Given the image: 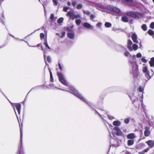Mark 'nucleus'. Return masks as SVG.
<instances>
[{
	"instance_id": "obj_1",
	"label": "nucleus",
	"mask_w": 154,
	"mask_h": 154,
	"mask_svg": "<svg viewBox=\"0 0 154 154\" xmlns=\"http://www.w3.org/2000/svg\"><path fill=\"white\" fill-rule=\"evenodd\" d=\"M57 75L60 81L63 85L68 87V89L69 90V91H68L69 92L72 94L76 96L80 99L85 103H87L89 105H90L89 103L87 102L86 100L85 99L81 94L78 93L74 88L68 85V83L66 81L62 74L57 72Z\"/></svg>"
},
{
	"instance_id": "obj_2",
	"label": "nucleus",
	"mask_w": 154,
	"mask_h": 154,
	"mask_svg": "<svg viewBox=\"0 0 154 154\" xmlns=\"http://www.w3.org/2000/svg\"><path fill=\"white\" fill-rule=\"evenodd\" d=\"M130 66L131 68V72L134 75L137 74L138 72V66L136 64V60L130 61Z\"/></svg>"
},
{
	"instance_id": "obj_3",
	"label": "nucleus",
	"mask_w": 154,
	"mask_h": 154,
	"mask_svg": "<svg viewBox=\"0 0 154 154\" xmlns=\"http://www.w3.org/2000/svg\"><path fill=\"white\" fill-rule=\"evenodd\" d=\"M126 14L130 17H138L140 15L139 13L134 11H128L126 13Z\"/></svg>"
},
{
	"instance_id": "obj_4",
	"label": "nucleus",
	"mask_w": 154,
	"mask_h": 154,
	"mask_svg": "<svg viewBox=\"0 0 154 154\" xmlns=\"http://www.w3.org/2000/svg\"><path fill=\"white\" fill-rule=\"evenodd\" d=\"M66 16L69 17L72 20H74L75 19L78 18H80V16L79 14L75 15L73 13L70 11H68L66 14Z\"/></svg>"
},
{
	"instance_id": "obj_5",
	"label": "nucleus",
	"mask_w": 154,
	"mask_h": 154,
	"mask_svg": "<svg viewBox=\"0 0 154 154\" xmlns=\"http://www.w3.org/2000/svg\"><path fill=\"white\" fill-rule=\"evenodd\" d=\"M12 105L13 107L15 114H16V113L15 109V107L17 109V110L18 114H20V110L21 108V105L19 103H12ZM16 115L17 116V114H16Z\"/></svg>"
},
{
	"instance_id": "obj_6",
	"label": "nucleus",
	"mask_w": 154,
	"mask_h": 154,
	"mask_svg": "<svg viewBox=\"0 0 154 154\" xmlns=\"http://www.w3.org/2000/svg\"><path fill=\"white\" fill-rule=\"evenodd\" d=\"M142 71L143 72L145 73V75L148 80L150 79L151 76L149 75V72L146 66H145L143 67Z\"/></svg>"
},
{
	"instance_id": "obj_7",
	"label": "nucleus",
	"mask_w": 154,
	"mask_h": 154,
	"mask_svg": "<svg viewBox=\"0 0 154 154\" xmlns=\"http://www.w3.org/2000/svg\"><path fill=\"white\" fill-rule=\"evenodd\" d=\"M20 147L18 149V152H17V154H22V152H21L22 147V140L23 138V133H22V127H21L20 126Z\"/></svg>"
},
{
	"instance_id": "obj_8",
	"label": "nucleus",
	"mask_w": 154,
	"mask_h": 154,
	"mask_svg": "<svg viewBox=\"0 0 154 154\" xmlns=\"http://www.w3.org/2000/svg\"><path fill=\"white\" fill-rule=\"evenodd\" d=\"M145 131L144 132V134L146 137L148 136L150 134V128L149 127L146 126L145 127Z\"/></svg>"
},
{
	"instance_id": "obj_9",
	"label": "nucleus",
	"mask_w": 154,
	"mask_h": 154,
	"mask_svg": "<svg viewBox=\"0 0 154 154\" xmlns=\"http://www.w3.org/2000/svg\"><path fill=\"white\" fill-rule=\"evenodd\" d=\"M149 146L150 148H152L154 146V141L152 140H148V141L146 142Z\"/></svg>"
},
{
	"instance_id": "obj_10",
	"label": "nucleus",
	"mask_w": 154,
	"mask_h": 154,
	"mask_svg": "<svg viewBox=\"0 0 154 154\" xmlns=\"http://www.w3.org/2000/svg\"><path fill=\"white\" fill-rule=\"evenodd\" d=\"M132 39L133 41L136 43H138V41L137 39V35L135 33H134L132 36Z\"/></svg>"
},
{
	"instance_id": "obj_11",
	"label": "nucleus",
	"mask_w": 154,
	"mask_h": 154,
	"mask_svg": "<svg viewBox=\"0 0 154 154\" xmlns=\"http://www.w3.org/2000/svg\"><path fill=\"white\" fill-rule=\"evenodd\" d=\"M126 57H131L133 59V60H136V57L135 55H133L132 56H131L130 54V53L128 51H126L124 53Z\"/></svg>"
},
{
	"instance_id": "obj_12",
	"label": "nucleus",
	"mask_w": 154,
	"mask_h": 154,
	"mask_svg": "<svg viewBox=\"0 0 154 154\" xmlns=\"http://www.w3.org/2000/svg\"><path fill=\"white\" fill-rule=\"evenodd\" d=\"M127 137L128 139H133L135 138L136 137L134 133H131L128 134Z\"/></svg>"
},
{
	"instance_id": "obj_13",
	"label": "nucleus",
	"mask_w": 154,
	"mask_h": 154,
	"mask_svg": "<svg viewBox=\"0 0 154 154\" xmlns=\"http://www.w3.org/2000/svg\"><path fill=\"white\" fill-rule=\"evenodd\" d=\"M110 9L116 13H119L120 11V10L119 8L115 7H111Z\"/></svg>"
},
{
	"instance_id": "obj_14",
	"label": "nucleus",
	"mask_w": 154,
	"mask_h": 154,
	"mask_svg": "<svg viewBox=\"0 0 154 154\" xmlns=\"http://www.w3.org/2000/svg\"><path fill=\"white\" fill-rule=\"evenodd\" d=\"M84 26L87 29H92L93 28V26L87 23H84Z\"/></svg>"
},
{
	"instance_id": "obj_15",
	"label": "nucleus",
	"mask_w": 154,
	"mask_h": 154,
	"mask_svg": "<svg viewBox=\"0 0 154 154\" xmlns=\"http://www.w3.org/2000/svg\"><path fill=\"white\" fill-rule=\"evenodd\" d=\"M114 130L116 131V135L119 136L122 134V132L121 131L118 127H115L114 128Z\"/></svg>"
},
{
	"instance_id": "obj_16",
	"label": "nucleus",
	"mask_w": 154,
	"mask_h": 154,
	"mask_svg": "<svg viewBox=\"0 0 154 154\" xmlns=\"http://www.w3.org/2000/svg\"><path fill=\"white\" fill-rule=\"evenodd\" d=\"M68 37L71 39H73L74 38V34L72 32H69L68 33Z\"/></svg>"
},
{
	"instance_id": "obj_17",
	"label": "nucleus",
	"mask_w": 154,
	"mask_h": 154,
	"mask_svg": "<svg viewBox=\"0 0 154 154\" xmlns=\"http://www.w3.org/2000/svg\"><path fill=\"white\" fill-rule=\"evenodd\" d=\"M121 122L119 121H115L113 122V124L115 126H119L120 125Z\"/></svg>"
},
{
	"instance_id": "obj_18",
	"label": "nucleus",
	"mask_w": 154,
	"mask_h": 154,
	"mask_svg": "<svg viewBox=\"0 0 154 154\" xmlns=\"http://www.w3.org/2000/svg\"><path fill=\"white\" fill-rule=\"evenodd\" d=\"M122 19L124 22H127L128 21V19L127 17L125 16H123L122 17Z\"/></svg>"
},
{
	"instance_id": "obj_19",
	"label": "nucleus",
	"mask_w": 154,
	"mask_h": 154,
	"mask_svg": "<svg viewBox=\"0 0 154 154\" xmlns=\"http://www.w3.org/2000/svg\"><path fill=\"white\" fill-rule=\"evenodd\" d=\"M134 143V141L133 140H129L128 141V146H131L133 145Z\"/></svg>"
},
{
	"instance_id": "obj_20",
	"label": "nucleus",
	"mask_w": 154,
	"mask_h": 154,
	"mask_svg": "<svg viewBox=\"0 0 154 154\" xmlns=\"http://www.w3.org/2000/svg\"><path fill=\"white\" fill-rule=\"evenodd\" d=\"M141 28L144 31H146L147 30V27L146 24H143L141 26Z\"/></svg>"
},
{
	"instance_id": "obj_21",
	"label": "nucleus",
	"mask_w": 154,
	"mask_h": 154,
	"mask_svg": "<svg viewBox=\"0 0 154 154\" xmlns=\"http://www.w3.org/2000/svg\"><path fill=\"white\" fill-rule=\"evenodd\" d=\"M104 26L106 27L109 28L111 26L112 24L109 22H106L105 23Z\"/></svg>"
},
{
	"instance_id": "obj_22",
	"label": "nucleus",
	"mask_w": 154,
	"mask_h": 154,
	"mask_svg": "<svg viewBox=\"0 0 154 154\" xmlns=\"http://www.w3.org/2000/svg\"><path fill=\"white\" fill-rule=\"evenodd\" d=\"M148 33L150 35H152L154 34V32L152 30L150 29L148 31Z\"/></svg>"
},
{
	"instance_id": "obj_23",
	"label": "nucleus",
	"mask_w": 154,
	"mask_h": 154,
	"mask_svg": "<svg viewBox=\"0 0 154 154\" xmlns=\"http://www.w3.org/2000/svg\"><path fill=\"white\" fill-rule=\"evenodd\" d=\"M132 48L133 50H134V51H136L137 49L138 48V45L136 44H134L132 45Z\"/></svg>"
},
{
	"instance_id": "obj_24",
	"label": "nucleus",
	"mask_w": 154,
	"mask_h": 154,
	"mask_svg": "<svg viewBox=\"0 0 154 154\" xmlns=\"http://www.w3.org/2000/svg\"><path fill=\"white\" fill-rule=\"evenodd\" d=\"M63 20V17H61L59 18L57 21V22L58 23H62Z\"/></svg>"
},
{
	"instance_id": "obj_25",
	"label": "nucleus",
	"mask_w": 154,
	"mask_h": 154,
	"mask_svg": "<svg viewBox=\"0 0 154 154\" xmlns=\"http://www.w3.org/2000/svg\"><path fill=\"white\" fill-rule=\"evenodd\" d=\"M53 5L55 6H57L58 3V0H52Z\"/></svg>"
},
{
	"instance_id": "obj_26",
	"label": "nucleus",
	"mask_w": 154,
	"mask_h": 154,
	"mask_svg": "<svg viewBox=\"0 0 154 154\" xmlns=\"http://www.w3.org/2000/svg\"><path fill=\"white\" fill-rule=\"evenodd\" d=\"M81 21L80 19H77V20H75L76 23L78 25H79L81 23Z\"/></svg>"
},
{
	"instance_id": "obj_27",
	"label": "nucleus",
	"mask_w": 154,
	"mask_h": 154,
	"mask_svg": "<svg viewBox=\"0 0 154 154\" xmlns=\"http://www.w3.org/2000/svg\"><path fill=\"white\" fill-rule=\"evenodd\" d=\"M82 11L84 14H86L87 15H89L90 14V13L88 11H85L84 10H83Z\"/></svg>"
},
{
	"instance_id": "obj_28",
	"label": "nucleus",
	"mask_w": 154,
	"mask_h": 154,
	"mask_svg": "<svg viewBox=\"0 0 154 154\" xmlns=\"http://www.w3.org/2000/svg\"><path fill=\"white\" fill-rule=\"evenodd\" d=\"M82 5L79 4L77 5L76 6V8L78 9H80L82 8Z\"/></svg>"
},
{
	"instance_id": "obj_29",
	"label": "nucleus",
	"mask_w": 154,
	"mask_h": 154,
	"mask_svg": "<svg viewBox=\"0 0 154 154\" xmlns=\"http://www.w3.org/2000/svg\"><path fill=\"white\" fill-rule=\"evenodd\" d=\"M44 44L45 45V46L47 47L48 49H50V47L48 45L47 41H45L44 42Z\"/></svg>"
},
{
	"instance_id": "obj_30",
	"label": "nucleus",
	"mask_w": 154,
	"mask_h": 154,
	"mask_svg": "<svg viewBox=\"0 0 154 154\" xmlns=\"http://www.w3.org/2000/svg\"><path fill=\"white\" fill-rule=\"evenodd\" d=\"M150 27L151 28L154 29V22H152L150 23Z\"/></svg>"
},
{
	"instance_id": "obj_31",
	"label": "nucleus",
	"mask_w": 154,
	"mask_h": 154,
	"mask_svg": "<svg viewBox=\"0 0 154 154\" xmlns=\"http://www.w3.org/2000/svg\"><path fill=\"white\" fill-rule=\"evenodd\" d=\"M127 48L130 51H133V49L131 47V45H128Z\"/></svg>"
},
{
	"instance_id": "obj_32",
	"label": "nucleus",
	"mask_w": 154,
	"mask_h": 154,
	"mask_svg": "<svg viewBox=\"0 0 154 154\" xmlns=\"http://www.w3.org/2000/svg\"><path fill=\"white\" fill-rule=\"evenodd\" d=\"M129 121V119L128 118H126L125 119L124 122L125 123L128 124Z\"/></svg>"
},
{
	"instance_id": "obj_33",
	"label": "nucleus",
	"mask_w": 154,
	"mask_h": 154,
	"mask_svg": "<svg viewBox=\"0 0 154 154\" xmlns=\"http://www.w3.org/2000/svg\"><path fill=\"white\" fill-rule=\"evenodd\" d=\"M73 26H71L70 28L69 27H68L67 28V30L68 31H72V29L73 28Z\"/></svg>"
},
{
	"instance_id": "obj_34",
	"label": "nucleus",
	"mask_w": 154,
	"mask_h": 154,
	"mask_svg": "<svg viewBox=\"0 0 154 154\" xmlns=\"http://www.w3.org/2000/svg\"><path fill=\"white\" fill-rule=\"evenodd\" d=\"M143 88L142 87H140L139 88V91L140 92H142L143 91Z\"/></svg>"
},
{
	"instance_id": "obj_35",
	"label": "nucleus",
	"mask_w": 154,
	"mask_h": 154,
	"mask_svg": "<svg viewBox=\"0 0 154 154\" xmlns=\"http://www.w3.org/2000/svg\"><path fill=\"white\" fill-rule=\"evenodd\" d=\"M69 8L67 7H64L63 8V11L65 12H67Z\"/></svg>"
},
{
	"instance_id": "obj_36",
	"label": "nucleus",
	"mask_w": 154,
	"mask_h": 154,
	"mask_svg": "<svg viewBox=\"0 0 154 154\" xmlns=\"http://www.w3.org/2000/svg\"><path fill=\"white\" fill-rule=\"evenodd\" d=\"M149 64L151 67H153L154 66V62L150 61L149 62Z\"/></svg>"
},
{
	"instance_id": "obj_37",
	"label": "nucleus",
	"mask_w": 154,
	"mask_h": 154,
	"mask_svg": "<svg viewBox=\"0 0 154 154\" xmlns=\"http://www.w3.org/2000/svg\"><path fill=\"white\" fill-rule=\"evenodd\" d=\"M54 15L53 14H51L50 16V19L51 20H54Z\"/></svg>"
},
{
	"instance_id": "obj_38",
	"label": "nucleus",
	"mask_w": 154,
	"mask_h": 154,
	"mask_svg": "<svg viewBox=\"0 0 154 154\" xmlns=\"http://www.w3.org/2000/svg\"><path fill=\"white\" fill-rule=\"evenodd\" d=\"M132 42L130 39H128V44L129 45H131L132 44Z\"/></svg>"
},
{
	"instance_id": "obj_39",
	"label": "nucleus",
	"mask_w": 154,
	"mask_h": 154,
	"mask_svg": "<svg viewBox=\"0 0 154 154\" xmlns=\"http://www.w3.org/2000/svg\"><path fill=\"white\" fill-rule=\"evenodd\" d=\"M102 25V23L101 22H98L96 26L97 27H100Z\"/></svg>"
},
{
	"instance_id": "obj_40",
	"label": "nucleus",
	"mask_w": 154,
	"mask_h": 154,
	"mask_svg": "<svg viewBox=\"0 0 154 154\" xmlns=\"http://www.w3.org/2000/svg\"><path fill=\"white\" fill-rule=\"evenodd\" d=\"M137 57L139 58L141 57L142 55L140 53H138L136 55Z\"/></svg>"
},
{
	"instance_id": "obj_41",
	"label": "nucleus",
	"mask_w": 154,
	"mask_h": 154,
	"mask_svg": "<svg viewBox=\"0 0 154 154\" xmlns=\"http://www.w3.org/2000/svg\"><path fill=\"white\" fill-rule=\"evenodd\" d=\"M65 32H63L61 33V38H63V37L64 36V35H65Z\"/></svg>"
},
{
	"instance_id": "obj_42",
	"label": "nucleus",
	"mask_w": 154,
	"mask_h": 154,
	"mask_svg": "<svg viewBox=\"0 0 154 154\" xmlns=\"http://www.w3.org/2000/svg\"><path fill=\"white\" fill-rule=\"evenodd\" d=\"M95 16L93 14H92L91 16L90 19L92 20H93V19L94 18Z\"/></svg>"
},
{
	"instance_id": "obj_43",
	"label": "nucleus",
	"mask_w": 154,
	"mask_h": 154,
	"mask_svg": "<svg viewBox=\"0 0 154 154\" xmlns=\"http://www.w3.org/2000/svg\"><path fill=\"white\" fill-rule=\"evenodd\" d=\"M149 149V147H148L146 148V149H144L143 150V152L144 153V152H147Z\"/></svg>"
},
{
	"instance_id": "obj_44",
	"label": "nucleus",
	"mask_w": 154,
	"mask_h": 154,
	"mask_svg": "<svg viewBox=\"0 0 154 154\" xmlns=\"http://www.w3.org/2000/svg\"><path fill=\"white\" fill-rule=\"evenodd\" d=\"M40 37L41 38H44V34L43 33H41L40 34Z\"/></svg>"
},
{
	"instance_id": "obj_45",
	"label": "nucleus",
	"mask_w": 154,
	"mask_h": 154,
	"mask_svg": "<svg viewBox=\"0 0 154 154\" xmlns=\"http://www.w3.org/2000/svg\"><path fill=\"white\" fill-rule=\"evenodd\" d=\"M141 60L144 63H146L147 62V60H146L145 58H143L141 59Z\"/></svg>"
},
{
	"instance_id": "obj_46",
	"label": "nucleus",
	"mask_w": 154,
	"mask_h": 154,
	"mask_svg": "<svg viewBox=\"0 0 154 154\" xmlns=\"http://www.w3.org/2000/svg\"><path fill=\"white\" fill-rule=\"evenodd\" d=\"M109 118L110 120H112L114 119V118L112 116H110L109 115H108Z\"/></svg>"
},
{
	"instance_id": "obj_47",
	"label": "nucleus",
	"mask_w": 154,
	"mask_h": 154,
	"mask_svg": "<svg viewBox=\"0 0 154 154\" xmlns=\"http://www.w3.org/2000/svg\"><path fill=\"white\" fill-rule=\"evenodd\" d=\"M47 60L48 62H50L51 61V58L49 56H48L47 57Z\"/></svg>"
},
{
	"instance_id": "obj_48",
	"label": "nucleus",
	"mask_w": 154,
	"mask_h": 154,
	"mask_svg": "<svg viewBox=\"0 0 154 154\" xmlns=\"http://www.w3.org/2000/svg\"><path fill=\"white\" fill-rule=\"evenodd\" d=\"M76 3L75 1H74V2H72V5L74 6H75L76 5Z\"/></svg>"
},
{
	"instance_id": "obj_49",
	"label": "nucleus",
	"mask_w": 154,
	"mask_h": 154,
	"mask_svg": "<svg viewBox=\"0 0 154 154\" xmlns=\"http://www.w3.org/2000/svg\"><path fill=\"white\" fill-rule=\"evenodd\" d=\"M58 65H59V69H60L61 70H62L63 69H62V67L61 66V65H60V63H58Z\"/></svg>"
},
{
	"instance_id": "obj_50",
	"label": "nucleus",
	"mask_w": 154,
	"mask_h": 154,
	"mask_svg": "<svg viewBox=\"0 0 154 154\" xmlns=\"http://www.w3.org/2000/svg\"><path fill=\"white\" fill-rule=\"evenodd\" d=\"M45 51H44V59H45V58H46V55H45Z\"/></svg>"
},
{
	"instance_id": "obj_51",
	"label": "nucleus",
	"mask_w": 154,
	"mask_h": 154,
	"mask_svg": "<svg viewBox=\"0 0 154 154\" xmlns=\"http://www.w3.org/2000/svg\"><path fill=\"white\" fill-rule=\"evenodd\" d=\"M140 146H144V144L143 143H141L140 144Z\"/></svg>"
},
{
	"instance_id": "obj_52",
	"label": "nucleus",
	"mask_w": 154,
	"mask_h": 154,
	"mask_svg": "<svg viewBox=\"0 0 154 154\" xmlns=\"http://www.w3.org/2000/svg\"><path fill=\"white\" fill-rule=\"evenodd\" d=\"M67 4L69 6H70L71 5V3L69 2H67Z\"/></svg>"
},
{
	"instance_id": "obj_53",
	"label": "nucleus",
	"mask_w": 154,
	"mask_h": 154,
	"mask_svg": "<svg viewBox=\"0 0 154 154\" xmlns=\"http://www.w3.org/2000/svg\"><path fill=\"white\" fill-rule=\"evenodd\" d=\"M151 61H152V62H154V57H153L151 59Z\"/></svg>"
},
{
	"instance_id": "obj_54",
	"label": "nucleus",
	"mask_w": 154,
	"mask_h": 154,
	"mask_svg": "<svg viewBox=\"0 0 154 154\" xmlns=\"http://www.w3.org/2000/svg\"><path fill=\"white\" fill-rule=\"evenodd\" d=\"M50 78H52L53 76L52 75V73L51 72H50Z\"/></svg>"
},
{
	"instance_id": "obj_55",
	"label": "nucleus",
	"mask_w": 154,
	"mask_h": 154,
	"mask_svg": "<svg viewBox=\"0 0 154 154\" xmlns=\"http://www.w3.org/2000/svg\"><path fill=\"white\" fill-rule=\"evenodd\" d=\"M55 88H57L58 89H60V90H63V91H67L66 90H65L63 89H61V88H57L56 87H55Z\"/></svg>"
},
{
	"instance_id": "obj_56",
	"label": "nucleus",
	"mask_w": 154,
	"mask_h": 154,
	"mask_svg": "<svg viewBox=\"0 0 154 154\" xmlns=\"http://www.w3.org/2000/svg\"><path fill=\"white\" fill-rule=\"evenodd\" d=\"M139 154H144L143 152V151L139 152Z\"/></svg>"
},
{
	"instance_id": "obj_57",
	"label": "nucleus",
	"mask_w": 154,
	"mask_h": 154,
	"mask_svg": "<svg viewBox=\"0 0 154 154\" xmlns=\"http://www.w3.org/2000/svg\"><path fill=\"white\" fill-rule=\"evenodd\" d=\"M50 80L51 82H53V78H50Z\"/></svg>"
},
{
	"instance_id": "obj_58",
	"label": "nucleus",
	"mask_w": 154,
	"mask_h": 154,
	"mask_svg": "<svg viewBox=\"0 0 154 154\" xmlns=\"http://www.w3.org/2000/svg\"><path fill=\"white\" fill-rule=\"evenodd\" d=\"M56 35H58V36H60V34H59V33H56Z\"/></svg>"
},
{
	"instance_id": "obj_59",
	"label": "nucleus",
	"mask_w": 154,
	"mask_h": 154,
	"mask_svg": "<svg viewBox=\"0 0 154 154\" xmlns=\"http://www.w3.org/2000/svg\"><path fill=\"white\" fill-rule=\"evenodd\" d=\"M2 17H3V16H4L3 12H2Z\"/></svg>"
},
{
	"instance_id": "obj_60",
	"label": "nucleus",
	"mask_w": 154,
	"mask_h": 154,
	"mask_svg": "<svg viewBox=\"0 0 154 154\" xmlns=\"http://www.w3.org/2000/svg\"><path fill=\"white\" fill-rule=\"evenodd\" d=\"M41 50L43 51V48H42V46L41 47Z\"/></svg>"
},
{
	"instance_id": "obj_61",
	"label": "nucleus",
	"mask_w": 154,
	"mask_h": 154,
	"mask_svg": "<svg viewBox=\"0 0 154 154\" xmlns=\"http://www.w3.org/2000/svg\"><path fill=\"white\" fill-rule=\"evenodd\" d=\"M98 114L100 116V117H101V115L100 114H99V113H98Z\"/></svg>"
},
{
	"instance_id": "obj_62",
	"label": "nucleus",
	"mask_w": 154,
	"mask_h": 154,
	"mask_svg": "<svg viewBox=\"0 0 154 154\" xmlns=\"http://www.w3.org/2000/svg\"><path fill=\"white\" fill-rule=\"evenodd\" d=\"M4 47V46H3V47L0 46V49L1 48H2V47Z\"/></svg>"
},
{
	"instance_id": "obj_63",
	"label": "nucleus",
	"mask_w": 154,
	"mask_h": 154,
	"mask_svg": "<svg viewBox=\"0 0 154 154\" xmlns=\"http://www.w3.org/2000/svg\"><path fill=\"white\" fill-rule=\"evenodd\" d=\"M40 44H38V45H37V46L38 47L40 46Z\"/></svg>"
},
{
	"instance_id": "obj_64",
	"label": "nucleus",
	"mask_w": 154,
	"mask_h": 154,
	"mask_svg": "<svg viewBox=\"0 0 154 154\" xmlns=\"http://www.w3.org/2000/svg\"><path fill=\"white\" fill-rule=\"evenodd\" d=\"M44 11H45V7H44Z\"/></svg>"
}]
</instances>
